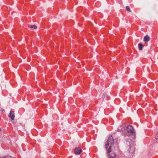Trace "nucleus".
<instances>
[{"label":"nucleus","instance_id":"nucleus-1","mask_svg":"<svg viewBox=\"0 0 158 158\" xmlns=\"http://www.w3.org/2000/svg\"><path fill=\"white\" fill-rule=\"evenodd\" d=\"M114 143V141L113 138L112 136L110 135L106 145V148L109 158H114L116 156L114 152L115 149L113 146Z\"/></svg>","mask_w":158,"mask_h":158},{"label":"nucleus","instance_id":"nucleus-2","mask_svg":"<svg viewBox=\"0 0 158 158\" xmlns=\"http://www.w3.org/2000/svg\"><path fill=\"white\" fill-rule=\"evenodd\" d=\"M124 134L125 136L135 137V132L133 127L131 125H128L126 128L125 131H124Z\"/></svg>","mask_w":158,"mask_h":158},{"label":"nucleus","instance_id":"nucleus-3","mask_svg":"<svg viewBox=\"0 0 158 158\" xmlns=\"http://www.w3.org/2000/svg\"><path fill=\"white\" fill-rule=\"evenodd\" d=\"M127 145L130 146L129 148L128 151L131 154V156H133V154L134 152V148L133 146L131 139H128L126 141Z\"/></svg>","mask_w":158,"mask_h":158},{"label":"nucleus","instance_id":"nucleus-4","mask_svg":"<svg viewBox=\"0 0 158 158\" xmlns=\"http://www.w3.org/2000/svg\"><path fill=\"white\" fill-rule=\"evenodd\" d=\"M82 152V149L81 148H76L74 149V153L76 155H79Z\"/></svg>","mask_w":158,"mask_h":158},{"label":"nucleus","instance_id":"nucleus-5","mask_svg":"<svg viewBox=\"0 0 158 158\" xmlns=\"http://www.w3.org/2000/svg\"><path fill=\"white\" fill-rule=\"evenodd\" d=\"M126 125L125 124H123L120 126H119L118 129V131H123L124 132V131H125V127Z\"/></svg>","mask_w":158,"mask_h":158},{"label":"nucleus","instance_id":"nucleus-6","mask_svg":"<svg viewBox=\"0 0 158 158\" xmlns=\"http://www.w3.org/2000/svg\"><path fill=\"white\" fill-rule=\"evenodd\" d=\"M9 117L10 118L11 120H13L15 118V114L13 111H10V112Z\"/></svg>","mask_w":158,"mask_h":158},{"label":"nucleus","instance_id":"nucleus-7","mask_svg":"<svg viewBox=\"0 0 158 158\" xmlns=\"http://www.w3.org/2000/svg\"><path fill=\"white\" fill-rule=\"evenodd\" d=\"M150 40V37L148 35L144 36L143 39V41L145 42H148Z\"/></svg>","mask_w":158,"mask_h":158},{"label":"nucleus","instance_id":"nucleus-8","mask_svg":"<svg viewBox=\"0 0 158 158\" xmlns=\"http://www.w3.org/2000/svg\"><path fill=\"white\" fill-rule=\"evenodd\" d=\"M109 98V97L107 95L106 93H104L103 94L102 98L103 100H107Z\"/></svg>","mask_w":158,"mask_h":158},{"label":"nucleus","instance_id":"nucleus-9","mask_svg":"<svg viewBox=\"0 0 158 158\" xmlns=\"http://www.w3.org/2000/svg\"><path fill=\"white\" fill-rule=\"evenodd\" d=\"M143 47V45L142 44H138V47L139 49L140 50H141L142 49Z\"/></svg>","mask_w":158,"mask_h":158},{"label":"nucleus","instance_id":"nucleus-10","mask_svg":"<svg viewBox=\"0 0 158 158\" xmlns=\"http://www.w3.org/2000/svg\"><path fill=\"white\" fill-rule=\"evenodd\" d=\"M30 27L31 28H33L34 29H35L37 28V27L35 25H31L30 26Z\"/></svg>","mask_w":158,"mask_h":158},{"label":"nucleus","instance_id":"nucleus-11","mask_svg":"<svg viewBox=\"0 0 158 158\" xmlns=\"http://www.w3.org/2000/svg\"><path fill=\"white\" fill-rule=\"evenodd\" d=\"M126 9L127 11H130V12H131V10H130V9L129 6H126Z\"/></svg>","mask_w":158,"mask_h":158},{"label":"nucleus","instance_id":"nucleus-12","mask_svg":"<svg viewBox=\"0 0 158 158\" xmlns=\"http://www.w3.org/2000/svg\"><path fill=\"white\" fill-rule=\"evenodd\" d=\"M156 139H158V132H157L156 135Z\"/></svg>","mask_w":158,"mask_h":158},{"label":"nucleus","instance_id":"nucleus-13","mask_svg":"<svg viewBox=\"0 0 158 158\" xmlns=\"http://www.w3.org/2000/svg\"><path fill=\"white\" fill-rule=\"evenodd\" d=\"M1 131V129H0V131Z\"/></svg>","mask_w":158,"mask_h":158}]
</instances>
